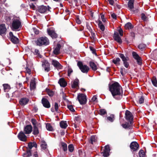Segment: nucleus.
Segmentation results:
<instances>
[{"label":"nucleus","mask_w":157,"mask_h":157,"mask_svg":"<svg viewBox=\"0 0 157 157\" xmlns=\"http://www.w3.org/2000/svg\"><path fill=\"white\" fill-rule=\"evenodd\" d=\"M6 29L4 24L0 25V35H1L5 33Z\"/></svg>","instance_id":"nucleus-22"},{"label":"nucleus","mask_w":157,"mask_h":157,"mask_svg":"<svg viewBox=\"0 0 157 157\" xmlns=\"http://www.w3.org/2000/svg\"><path fill=\"white\" fill-rule=\"evenodd\" d=\"M68 150L70 152H72L74 150V147L73 145L72 144H70L69 145Z\"/></svg>","instance_id":"nucleus-46"},{"label":"nucleus","mask_w":157,"mask_h":157,"mask_svg":"<svg viewBox=\"0 0 157 157\" xmlns=\"http://www.w3.org/2000/svg\"><path fill=\"white\" fill-rule=\"evenodd\" d=\"M97 137L95 136H92L90 137V141L91 144H93L94 142L96 140Z\"/></svg>","instance_id":"nucleus-37"},{"label":"nucleus","mask_w":157,"mask_h":157,"mask_svg":"<svg viewBox=\"0 0 157 157\" xmlns=\"http://www.w3.org/2000/svg\"><path fill=\"white\" fill-rule=\"evenodd\" d=\"M144 30L145 32H147V33H149L151 31V29L149 27H145L144 28Z\"/></svg>","instance_id":"nucleus-54"},{"label":"nucleus","mask_w":157,"mask_h":157,"mask_svg":"<svg viewBox=\"0 0 157 157\" xmlns=\"http://www.w3.org/2000/svg\"><path fill=\"white\" fill-rule=\"evenodd\" d=\"M77 65L81 71L83 73H87L89 71V67L86 65H83L81 61H78Z\"/></svg>","instance_id":"nucleus-5"},{"label":"nucleus","mask_w":157,"mask_h":157,"mask_svg":"<svg viewBox=\"0 0 157 157\" xmlns=\"http://www.w3.org/2000/svg\"><path fill=\"white\" fill-rule=\"evenodd\" d=\"M73 71L72 69L70 67L68 68V76H70L71 73L73 72Z\"/></svg>","instance_id":"nucleus-50"},{"label":"nucleus","mask_w":157,"mask_h":157,"mask_svg":"<svg viewBox=\"0 0 157 157\" xmlns=\"http://www.w3.org/2000/svg\"><path fill=\"white\" fill-rule=\"evenodd\" d=\"M58 83L61 86L65 87L67 85V83L65 81L63 78H61L59 79L58 81Z\"/></svg>","instance_id":"nucleus-23"},{"label":"nucleus","mask_w":157,"mask_h":157,"mask_svg":"<svg viewBox=\"0 0 157 157\" xmlns=\"http://www.w3.org/2000/svg\"><path fill=\"white\" fill-rule=\"evenodd\" d=\"M29 100L27 98H22L19 100V103L21 105H26L29 102Z\"/></svg>","instance_id":"nucleus-21"},{"label":"nucleus","mask_w":157,"mask_h":157,"mask_svg":"<svg viewBox=\"0 0 157 157\" xmlns=\"http://www.w3.org/2000/svg\"><path fill=\"white\" fill-rule=\"evenodd\" d=\"M50 8H51L49 6H46L44 5H41L38 6V10L40 13H44L47 10L50 11Z\"/></svg>","instance_id":"nucleus-9"},{"label":"nucleus","mask_w":157,"mask_h":157,"mask_svg":"<svg viewBox=\"0 0 157 157\" xmlns=\"http://www.w3.org/2000/svg\"><path fill=\"white\" fill-rule=\"evenodd\" d=\"M18 139L20 140L25 142L27 140V136L25 135V133L22 131H20L17 135Z\"/></svg>","instance_id":"nucleus-12"},{"label":"nucleus","mask_w":157,"mask_h":157,"mask_svg":"<svg viewBox=\"0 0 157 157\" xmlns=\"http://www.w3.org/2000/svg\"><path fill=\"white\" fill-rule=\"evenodd\" d=\"M106 113V111L105 109H101L99 110V114L101 115H104Z\"/></svg>","instance_id":"nucleus-42"},{"label":"nucleus","mask_w":157,"mask_h":157,"mask_svg":"<svg viewBox=\"0 0 157 157\" xmlns=\"http://www.w3.org/2000/svg\"><path fill=\"white\" fill-rule=\"evenodd\" d=\"M101 18L102 21L105 22L106 21V19L104 18V15H102L101 16Z\"/></svg>","instance_id":"nucleus-63"},{"label":"nucleus","mask_w":157,"mask_h":157,"mask_svg":"<svg viewBox=\"0 0 157 157\" xmlns=\"http://www.w3.org/2000/svg\"><path fill=\"white\" fill-rule=\"evenodd\" d=\"M141 18L142 20L144 21H146L147 18L145 14L144 13H142L141 14Z\"/></svg>","instance_id":"nucleus-49"},{"label":"nucleus","mask_w":157,"mask_h":157,"mask_svg":"<svg viewBox=\"0 0 157 157\" xmlns=\"http://www.w3.org/2000/svg\"><path fill=\"white\" fill-rule=\"evenodd\" d=\"M28 147L29 149H28V150H31V149L33 147V145H32V143L31 142H29L28 144Z\"/></svg>","instance_id":"nucleus-58"},{"label":"nucleus","mask_w":157,"mask_h":157,"mask_svg":"<svg viewBox=\"0 0 157 157\" xmlns=\"http://www.w3.org/2000/svg\"><path fill=\"white\" fill-rule=\"evenodd\" d=\"M130 36L132 38V39H134L135 37V34L133 32H131L130 34Z\"/></svg>","instance_id":"nucleus-64"},{"label":"nucleus","mask_w":157,"mask_h":157,"mask_svg":"<svg viewBox=\"0 0 157 157\" xmlns=\"http://www.w3.org/2000/svg\"><path fill=\"white\" fill-rule=\"evenodd\" d=\"M132 56L133 58L136 60L137 64L139 65H141L142 64L141 59L137 53L135 52H132Z\"/></svg>","instance_id":"nucleus-13"},{"label":"nucleus","mask_w":157,"mask_h":157,"mask_svg":"<svg viewBox=\"0 0 157 157\" xmlns=\"http://www.w3.org/2000/svg\"><path fill=\"white\" fill-rule=\"evenodd\" d=\"M41 103L43 106L46 108H48L50 107L49 101L47 99L43 98L41 100Z\"/></svg>","instance_id":"nucleus-18"},{"label":"nucleus","mask_w":157,"mask_h":157,"mask_svg":"<svg viewBox=\"0 0 157 157\" xmlns=\"http://www.w3.org/2000/svg\"><path fill=\"white\" fill-rule=\"evenodd\" d=\"M9 35L10 40L14 44H17L18 43V39L14 35H13L12 32H10L9 33Z\"/></svg>","instance_id":"nucleus-15"},{"label":"nucleus","mask_w":157,"mask_h":157,"mask_svg":"<svg viewBox=\"0 0 157 157\" xmlns=\"http://www.w3.org/2000/svg\"><path fill=\"white\" fill-rule=\"evenodd\" d=\"M61 47V45L59 44H58L56 46L53 51V53L55 55H58L59 53L60 49Z\"/></svg>","instance_id":"nucleus-24"},{"label":"nucleus","mask_w":157,"mask_h":157,"mask_svg":"<svg viewBox=\"0 0 157 157\" xmlns=\"http://www.w3.org/2000/svg\"><path fill=\"white\" fill-rule=\"evenodd\" d=\"M121 86L117 82L109 86V89L113 98L117 100H120L122 98V94L120 91Z\"/></svg>","instance_id":"nucleus-1"},{"label":"nucleus","mask_w":157,"mask_h":157,"mask_svg":"<svg viewBox=\"0 0 157 157\" xmlns=\"http://www.w3.org/2000/svg\"><path fill=\"white\" fill-rule=\"evenodd\" d=\"M130 123L129 124L128 122H126L125 124H122V126L124 128L126 129L130 127Z\"/></svg>","instance_id":"nucleus-44"},{"label":"nucleus","mask_w":157,"mask_h":157,"mask_svg":"<svg viewBox=\"0 0 157 157\" xmlns=\"http://www.w3.org/2000/svg\"><path fill=\"white\" fill-rule=\"evenodd\" d=\"M152 58L155 60H157V49L154 50L151 54Z\"/></svg>","instance_id":"nucleus-27"},{"label":"nucleus","mask_w":157,"mask_h":157,"mask_svg":"<svg viewBox=\"0 0 157 157\" xmlns=\"http://www.w3.org/2000/svg\"><path fill=\"white\" fill-rule=\"evenodd\" d=\"M125 27L127 29H131L133 27L131 23L129 22L125 25Z\"/></svg>","instance_id":"nucleus-34"},{"label":"nucleus","mask_w":157,"mask_h":157,"mask_svg":"<svg viewBox=\"0 0 157 157\" xmlns=\"http://www.w3.org/2000/svg\"><path fill=\"white\" fill-rule=\"evenodd\" d=\"M41 147L42 149L44 150L47 147V144L45 143L42 144L41 145Z\"/></svg>","instance_id":"nucleus-57"},{"label":"nucleus","mask_w":157,"mask_h":157,"mask_svg":"<svg viewBox=\"0 0 157 157\" xmlns=\"http://www.w3.org/2000/svg\"><path fill=\"white\" fill-rule=\"evenodd\" d=\"M35 88V83L34 80H32L30 83V89L31 90H33Z\"/></svg>","instance_id":"nucleus-35"},{"label":"nucleus","mask_w":157,"mask_h":157,"mask_svg":"<svg viewBox=\"0 0 157 157\" xmlns=\"http://www.w3.org/2000/svg\"><path fill=\"white\" fill-rule=\"evenodd\" d=\"M125 118L126 120L128 121L130 124H132L133 120V115L132 113L128 110L125 112Z\"/></svg>","instance_id":"nucleus-8"},{"label":"nucleus","mask_w":157,"mask_h":157,"mask_svg":"<svg viewBox=\"0 0 157 157\" xmlns=\"http://www.w3.org/2000/svg\"><path fill=\"white\" fill-rule=\"evenodd\" d=\"M60 126L62 128H66L67 126V122L66 121H61L59 123Z\"/></svg>","instance_id":"nucleus-26"},{"label":"nucleus","mask_w":157,"mask_h":157,"mask_svg":"<svg viewBox=\"0 0 157 157\" xmlns=\"http://www.w3.org/2000/svg\"><path fill=\"white\" fill-rule=\"evenodd\" d=\"M67 108L71 112H74L75 111V110L72 105H67Z\"/></svg>","instance_id":"nucleus-52"},{"label":"nucleus","mask_w":157,"mask_h":157,"mask_svg":"<svg viewBox=\"0 0 157 157\" xmlns=\"http://www.w3.org/2000/svg\"><path fill=\"white\" fill-rule=\"evenodd\" d=\"M54 108L55 109V111L58 112V109L59 106L58 103L57 102H55L54 105Z\"/></svg>","instance_id":"nucleus-53"},{"label":"nucleus","mask_w":157,"mask_h":157,"mask_svg":"<svg viewBox=\"0 0 157 157\" xmlns=\"http://www.w3.org/2000/svg\"><path fill=\"white\" fill-rule=\"evenodd\" d=\"M139 145L138 143L136 141H133L131 143L130 147L132 151H135L137 150L139 148Z\"/></svg>","instance_id":"nucleus-10"},{"label":"nucleus","mask_w":157,"mask_h":157,"mask_svg":"<svg viewBox=\"0 0 157 157\" xmlns=\"http://www.w3.org/2000/svg\"><path fill=\"white\" fill-rule=\"evenodd\" d=\"M3 86L5 92H8L10 89V86L8 84H4Z\"/></svg>","instance_id":"nucleus-31"},{"label":"nucleus","mask_w":157,"mask_h":157,"mask_svg":"<svg viewBox=\"0 0 157 157\" xmlns=\"http://www.w3.org/2000/svg\"><path fill=\"white\" fill-rule=\"evenodd\" d=\"M118 32L119 33L120 35L122 36L123 35V31L122 29L121 28L118 29Z\"/></svg>","instance_id":"nucleus-61"},{"label":"nucleus","mask_w":157,"mask_h":157,"mask_svg":"<svg viewBox=\"0 0 157 157\" xmlns=\"http://www.w3.org/2000/svg\"><path fill=\"white\" fill-rule=\"evenodd\" d=\"M77 99H78L79 103L81 105H84L86 102V96L82 94H78Z\"/></svg>","instance_id":"nucleus-6"},{"label":"nucleus","mask_w":157,"mask_h":157,"mask_svg":"<svg viewBox=\"0 0 157 157\" xmlns=\"http://www.w3.org/2000/svg\"><path fill=\"white\" fill-rule=\"evenodd\" d=\"M151 82L153 85L155 86H157V81L156 78H153L151 79Z\"/></svg>","instance_id":"nucleus-43"},{"label":"nucleus","mask_w":157,"mask_h":157,"mask_svg":"<svg viewBox=\"0 0 157 157\" xmlns=\"http://www.w3.org/2000/svg\"><path fill=\"white\" fill-rule=\"evenodd\" d=\"M42 66L45 71L48 72L50 71V64L47 60H45L43 62Z\"/></svg>","instance_id":"nucleus-14"},{"label":"nucleus","mask_w":157,"mask_h":157,"mask_svg":"<svg viewBox=\"0 0 157 157\" xmlns=\"http://www.w3.org/2000/svg\"><path fill=\"white\" fill-rule=\"evenodd\" d=\"M121 60L119 58H115L112 60L113 62L116 65H119L120 64V62Z\"/></svg>","instance_id":"nucleus-32"},{"label":"nucleus","mask_w":157,"mask_h":157,"mask_svg":"<svg viewBox=\"0 0 157 157\" xmlns=\"http://www.w3.org/2000/svg\"><path fill=\"white\" fill-rule=\"evenodd\" d=\"M39 133V131L37 127L36 126H33V134L34 135H37Z\"/></svg>","instance_id":"nucleus-33"},{"label":"nucleus","mask_w":157,"mask_h":157,"mask_svg":"<svg viewBox=\"0 0 157 157\" xmlns=\"http://www.w3.org/2000/svg\"><path fill=\"white\" fill-rule=\"evenodd\" d=\"M34 54L41 57V55L40 54L39 51L38 49H35Z\"/></svg>","instance_id":"nucleus-48"},{"label":"nucleus","mask_w":157,"mask_h":157,"mask_svg":"<svg viewBox=\"0 0 157 157\" xmlns=\"http://www.w3.org/2000/svg\"><path fill=\"white\" fill-rule=\"evenodd\" d=\"M46 90L48 93V95L50 96H52L54 95L53 92L49 89H46Z\"/></svg>","instance_id":"nucleus-45"},{"label":"nucleus","mask_w":157,"mask_h":157,"mask_svg":"<svg viewBox=\"0 0 157 157\" xmlns=\"http://www.w3.org/2000/svg\"><path fill=\"white\" fill-rule=\"evenodd\" d=\"M98 24L99 27L102 31H104L105 29V27L102 24V22L99 20H98Z\"/></svg>","instance_id":"nucleus-25"},{"label":"nucleus","mask_w":157,"mask_h":157,"mask_svg":"<svg viewBox=\"0 0 157 157\" xmlns=\"http://www.w3.org/2000/svg\"><path fill=\"white\" fill-rule=\"evenodd\" d=\"M146 47V44H141L138 46V47L141 50L143 51Z\"/></svg>","instance_id":"nucleus-36"},{"label":"nucleus","mask_w":157,"mask_h":157,"mask_svg":"<svg viewBox=\"0 0 157 157\" xmlns=\"http://www.w3.org/2000/svg\"><path fill=\"white\" fill-rule=\"evenodd\" d=\"M32 130V127L31 125H27L24 127V132L25 134H29L30 133Z\"/></svg>","instance_id":"nucleus-19"},{"label":"nucleus","mask_w":157,"mask_h":157,"mask_svg":"<svg viewBox=\"0 0 157 157\" xmlns=\"http://www.w3.org/2000/svg\"><path fill=\"white\" fill-rule=\"evenodd\" d=\"M113 38L114 40L119 43H121L122 41L121 37L119 36L118 33L115 32L114 34Z\"/></svg>","instance_id":"nucleus-20"},{"label":"nucleus","mask_w":157,"mask_h":157,"mask_svg":"<svg viewBox=\"0 0 157 157\" xmlns=\"http://www.w3.org/2000/svg\"><path fill=\"white\" fill-rule=\"evenodd\" d=\"M27 150L26 152L24 153L23 156L24 157H29L32 155L31 150H28V147H27Z\"/></svg>","instance_id":"nucleus-29"},{"label":"nucleus","mask_w":157,"mask_h":157,"mask_svg":"<svg viewBox=\"0 0 157 157\" xmlns=\"http://www.w3.org/2000/svg\"><path fill=\"white\" fill-rule=\"evenodd\" d=\"M79 80L77 78L75 79V80L71 83V87L72 88H75L78 86Z\"/></svg>","instance_id":"nucleus-28"},{"label":"nucleus","mask_w":157,"mask_h":157,"mask_svg":"<svg viewBox=\"0 0 157 157\" xmlns=\"http://www.w3.org/2000/svg\"><path fill=\"white\" fill-rule=\"evenodd\" d=\"M90 48L93 54H94L96 56L97 55L96 52V50L93 47L90 46Z\"/></svg>","instance_id":"nucleus-51"},{"label":"nucleus","mask_w":157,"mask_h":157,"mask_svg":"<svg viewBox=\"0 0 157 157\" xmlns=\"http://www.w3.org/2000/svg\"><path fill=\"white\" fill-rule=\"evenodd\" d=\"M29 6L33 10H35L36 8V6L33 3H30L29 4Z\"/></svg>","instance_id":"nucleus-59"},{"label":"nucleus","mask_w":157,"mask_h":157,"mask_svg":"<svg viewBox=\"0 0 157 157\" xmlns=\"http://www.w3.org/2000/svg\"><path fill=\"white\" fill-rule=\"evenodd\" d=\"M31 121L33 126H36V125L37 123V121L35 119L32 118Z\"/></svg>","instance_id":"nucleus-47"},{"label":"nucleus","mask_w":157,"mask_h":157,"mask_svg":"<svg viewBox=\"0 0 157 157\" xmlns=\"http://www.w3.org/2000/svg\"><path fill=\"white\" fill-rule=\"evenodd\" d=\"M139 155L140 157H145V154L144 151L142 150H140L139 152Z\"/></svg>","instance_id":"nucleus-41"},{"label":"nucleus","mask_w":157,"mask_h":157,"mask_svg":"<svg viewBox=\"0 0 157 157\" xmlns=\"http://www.w3.org/2000/svg\"><path fill=\"white\" fill-rule=\"evenodd\" d=\"M33 29L36 35L39 33V31L35 28H33Z\"/></svg>","instance_id":"nucleus-56"},{"label":"nucleus","mask_w":157,"mask_h":157,"mask_svg":"<svg viewBox=\"0 0 157 157\" xmlns=\"http://www.w3.org/2000/svg\"><path fill=\"white\" fill-rule=\"evenodd\" d=\"M110 151V149L109 146L108 145L105 146L103 151L102 153L103 154V156L105 157L109 156V155Z\"/></svg>","instance_id":"nucleus-16"},{"label":"nucleus","mask_w":157,"mask_h":157,"mask_svg":"<svg viewBox=\"0 0 157 157\" xmlns=\"http://www.w3.org/2000/svg\"><path fill=\"white\" fill-rule=\"evenodd\" d=\"M61 145L63 148L64 151H66L67 150V145L64 142L61 143Z\"/></svg>","instance_id":"nucleus-39"},{"label":"nucleus","mask_w":157,"mask_h":157,"mask_svg":"<svg viewBox=\"0 0 157 157\" xmlns=\"http://www.w3.org/2000/svg\"><path fill=\"white\" fill-rule=\"evenodd\" d=\"M76 21L77 23L78 24H80L81 23L80 20L79 19V18L78 17H77L76 18Z\"/></svg>","instance_id":"nucleus-62"},{"label":"nucleus","mask_w":157,"mask_h":157,"mask_svg":"<svg viewBox=\"0 0 157 157\" xmlns=\"http://www.w3.org/2000/svg\"><path fill=\"white\" fill-rule=\"evenodd\" d=\"M11 28L13 31H19L21 27V21L19 17H15L12 20Z\"/></svg>","instance_id":"nucleus-2"},{"label":"nucleus","mask_w":157,"mask_h":157,"mask_svg":"<svg viewBox=\"0 0 157 157\" xmlns=\"http://www.w3.org/2000/svg\"><path fill=\"white\" fill-rule=\"evenodd\" d=\"M144 98L143 96H142L139 98V102L140 104H142L144 103Z\"/></svg>","instance_id":"nucleus-55"},{"label":"nucleus","mask_w":157,"mask_h":157,"mask_svg":"<svg viewBox=\"0 0 157 157\" xmlns=\"http://www.w3.org/2000/svg\"><path fill=\"white\" fill-rule=\"evenodd\" d=\"M114 119V116L113 115H111L109 117L107 118V120L110 121L111 122H113Z\"/></svg>","instance_id":"nucleus-40"},{"label":"nucleus","mask_w":157,"mask_h":157,"mask_svg":"<svg viewBox=\"0 0 157 157\" xmlns=\"http://www.w3.org/2000/svg\"><path fill=\"white\" fill-rule=\"evenodd\" d=\"M47 31L48 34L52 38H55L57 37V34L52 29H48Z\"/></svg>","instance_id":"nucleus-17"},{"label":"nucleus","mask_w":157,"mask_h":157,"mask_svg":"<svg viewBox=\"0 0 157 157\" xmlns=\"http://www.w3.org/2000/svg\"><path fill=\"white\" fill-rule=\"evenodd\" d=\"M134 0H129L128 3V7L129 8V10H131L133 13H137L138 12V9H134Z\"/></svg>","instance_id":"nucleus-7"},{"label":"nucleus","mask_w":157,"mask_h":157,"mask_svg":"<svg viewBox=\"0 0 157 157\" xmlns=\"http://www.w3.org/2000/svg\"><path fill=\"white\" fill-rule=\"evenodd\" d=\"M90 65L91 68L93 71H96L97 69V67L95 63L93 62L90 61L89 63Z\"/></svg>","instance_id":"nucleus-30"},{"label":"nucleus","mask_w":157,"mask_h":157,"mask_svg":"<svg viewBox=\"0 0 157 157\" xmlns=\"http://www.w3.org/2000/svg\"><path fill=\"white\" fill-rule=\"evenodd\" d=\"M46 128L47 130L49 131H52L53 130V128L49 123H47L46 124Z\"/></svg>","instance_id":"nucleus-38"},{"label":"nucleus","mask_w":157,"mask_h":157,"mask_svg":"<svg viewBox=\"0 0 157 157\" xmlns=\"http://www.w3.org/2000/svg\"><path fill=\"white\" fill-rule=\"evenodd\" d=\"M36 43L38 46H40L43 45L46 46L49 44V40L46 37H41L38 38L36 41Z\"/></svg>","instance_id":"nucleus-3"},{"label":"nucleus","mask_w":157,"mask_h":157,"mask_svg":"<svg viewBox=\"0 0 157 157\" xmlns=\"http://www.w3.org/2000/svg\"><path fill=\"white\" fill-rule=\"evenodd\" d=\"M119 56L122 59L124 66L126 68H128L129 66V63L128 62L129 60V58L127 56H125L124 54L122 53L118 54Z\"/></svg>","instance_id":"nucleus-4"},{"label":"nucleus","mask_w":157,"mask_h":157,"mask_svg":"<svg viewBox=\"0 0 157 157\" xmlns=\"http://www.w3.org/2000/svg\"><path fill=\"white\" fill-rule=\"evenodd\" d=\"M51 64L57 70L61 69L63 67L62 66L57 60L53 59L51 61Z\"/></svg>","instance_id":"nucleus-11"},{"label":"nucleus","mask_w":157,"mask_h":157,"mask_svg":"<svg viewBox=\"0 0 157 157\" xmlns=\"http://www.w3.org/2000/svg\"><path fill=\"white\" fill-rule=\"evenodd\" d=\"M26 69V71L27 73H28L29 75H30L31 74V70L28 68L27 67H26L25 68Z\"/></svg>","instance_id":"nucleus-60"}]
</instances>
